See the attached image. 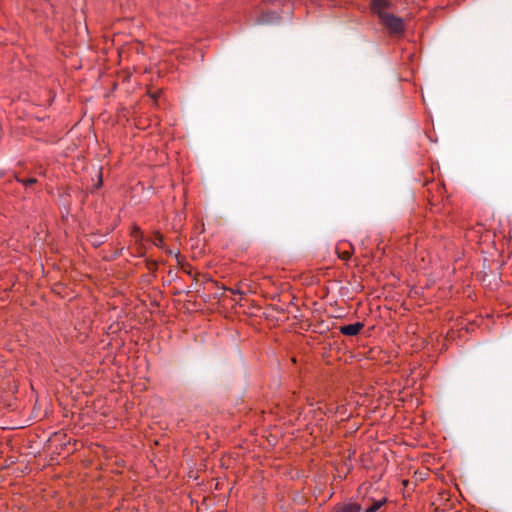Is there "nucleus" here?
<instances>
[{"label":"nucleus","instance_id":"obj_1","mask_svg":"<svg viewBox=\"0 0 512 512\" xmlns=\"http://www.w3.org/2000/svg\"><path fill=\"white\" fill-rule=\"evenodd\" d=\"M389 7V0H373L371 3V10L378 16L381 24L385 26L391 34H401L404 32L403 20L391 13Z\"/></svg>","mask_w":512,"mask_h":512},{"label":"nucleus","instance_id":"obj_8","mask_svg":"<svg viewBox=\"0 0 512 512\" xmlns=\"http://www.w3.org/2000/svg\"><path fill=\"white\" fill-rule=\"evenodd\" d=\"M136 246V251L137 253L140 255V256H143L144 253H145V241H143L142 243H138V244H135Z\"/></svg>","mask_w":512,"mask_h":512},{"label":"nucleus","instance_id":"obj_10","mask_svg":"<svg viewBox=\"0 0 512 512\" xmlns=\"http://www.w3.org/2000/svg\"><path fill=\"white\" fill-rule=\"evenodd\" d=\"M134 240H135V244H138V243H142L143 241H145V238H144V234L143 232L142 233H138L135 237H133Z\"/></svg>","mask_w":512,"mask_h":512},{"label":"nucleus","instance_id":"obj_4","mask_svg":"<svg viewBox=\"0 0 512 512\" xmlns=\"http://www.w3.org/2000/svg\"><path fill=\"white\" fill-rule=\"evenodd\" d=\"M334 512H361V506L357 503H346L336 506Z\"/></svg>","mask_w":512,"mask_h":512},{"label":"nucleus","instance_id":"obj_7","mask_svg":"<svg viewBox=\"0 0 512 512\" xmlns=\"http://www.w3.org/2000/svg\"><path fill=\"white\" fill-rule=\"evenodd\" d=\"M16 181L21 183L25 187H29V186L34 185V184L37 183V179L34 178V177L33 178H28V179H23V178L16 177Z\"/></svg>","mask_w":512,"mask_h":512},{"label":"nucleus","instance_id":"obj_3","mask_svg":"<svg viewBox=\"0 0 512 512\" xmlns=\"http://www.w3.org/2000/svg\"><path fill=\"white\" fill-rule=\"evenodd\" d=\"M281 19V16L276 11H266L261 14V16L257 19L259 24H272L278 22Z\"/></svg>","mask_w":512,"mask_h":512},{"label":"nucleus","instance_id":"obj_9","mask_svg":"<svg viewBox=\"0 0 512 512\" xmlns=\"http://www.w3.org/2000/svg\"><path fill=\"white\" fill-rule=\"evenodd\" d=\"M138 233L140 234V233H142V231L138 225L134 224L131 228L130 235L132 237H135Z\"/></svg>","mask_w":512,"mask_h":512},{"label":"nucleus","instance_id":"obj_6","mask_svg":"<svg viewBox=\"0 0 512 512\" xmlns=\"http://www.w3.org/2000/svg\"><path fill=\"white\" fill-rule=\"evenodd\" d=\"M385 501V499L374 501V503L371 506H369L364 512H376L384 505Z\"/></svg>","mask_w":512,"mask_h":512},{"label":"nucleus","instance_id":"obj_2","mask_svg":"<svg viewBox=\"0 0 512 512\" xmlns=\"http://www.w3.org/2000/svg\"><path fill=\"white\" fill-rule=\"evenodd\" d=\"M364 327L362 322H356L353 324L343 325L339 328L341 334L345 336H356Z\"/></svg>","mask_w":512,"mask_h":512},{"label":"nucleus","instance_id":"obj_5","mask_svg":"<svg viewBox=\"0 0 512 512\" xmlns=\"http://www.w3.org/2000/svg\"><path fill=\"white\" fill-rule=\"evenodd\" d=\"M153 244L156 247L161 248V249H163L165 247L164 237H163V235L159 231H155L154 232Z\"/></svg>","mask_w":512,"mask_h":512}]
</instances>
